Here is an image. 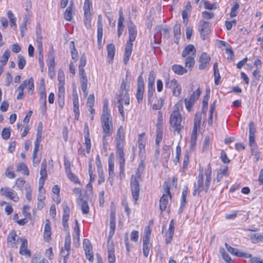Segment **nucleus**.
Returning a JSON list of instances; mask_svg holds the SVG:
<instances>
[{"label":"nucleus","mask_w":263,"mask_h":263,"mask_svg":"<svg viewBox=\"0 0 263 263\" xmlns=\"http://www.w3.org/2000/svg\"><path fill=\"white\" fill-rule=\"evenodd\" d=\"M131 80L130 72L128 69L126 71V75L123 79L120 85V90L115 96L117 102H120L121 100H124L125 105L129 104V95L128 91L130 87Z\"/></svg>","instance_id":"f257e3e1"},{"label":"nucleus","mask_w":263,"mask_h":263,"mask_svg":"<svg viewBox=\"0 0 263 263\" xmlns=\"http://www.w3.org/2000/svg\"><path fill=\"white\" fill-rule=\"evenodd\" d=\"M144 168V165L143 163H141L137 170V172L136 173L135 175H133L131 177L130 180V190L133 196V198L135 201H137L138 200L139 192H140V187H139V182L141 180V173L140 172V170L142 171Z\"/></svg>","instance_id":"f03ea898"},{"label":"nucleus","mask_w":263,"mask_h":263,"mask_svg":"<svg viewBox=\"0 0 263 263\" xmlns=\"http://www.w3.org/2000/svg\"><path fill=\"white\" fill-rule=\"evenodd\" d=\"M46 164V160L44 159L41 164L40 172L41 176L39 181L40 186L39 187V194L37 195L38 201H44L45 199V197L44 196L45 190L43 187V184L47 176Z\"/></svg>","instance_id":"7ed1b4c3"},{"label":"nucleus","mask_w":263,"mask_h":263,"mask_svg":"<svg viewBox=\"0 0 263 263\" xmlns=\"http://www.w3.org/2000/svg\"><path fill=\"white\" fill-rule=\"evenodd\" d=\"M101 119L103 134L111 136L113 132L111 117L110 116L102 115Z\"/></svg>","instance_id":"20e7f679"},{"label":"nucleus","mask_w":263,"mask_h":263,"mask_svg":"<svg viewBox=\"0 0 263 263\" xmlns=\"http://www.w3.org/2000/svg\"><path fill=\"white\" fill-rule=\"evenodd\" d=\"M182 118L178 110H174L170 116V122L171 126L174 128L175 130L179 133L182 128L181 125Z\"/></svg>","instance_id":"39448f33"},{"label":"nucleus","mask_w":263,"mask_h":263,"mask_svg":"<svg viewBox=\"0 0 263 263\" xmlns=\"http://www.w3.org/2000/svg\"><path fill=\"white\" fill-rule=\"evenodd\" d=\"M163 31V35L164 38L170 37L169 29L167 27L163 28L162 25H158L155 29L154 42L155 44L159 45L162 37L161 32Z\"/></svg>","instance_id":"423d86ee"},{"label":"nucleus","mask_w":263,"mask_h":263,"mask_svg":"<svg viewBox=\"0 0 263 263\" xmlns=\"http://www.w3.org/2000/svg\"><path fill=\"white\" fill-rule=\"evenodd\" d=\"M201 93V90L200 88H198L193 92L189 99L185 98L184 99L186 108L189 111L191 110L192 107L195 104V102L198 99Z\"/></svg>","instance_id":"0eeeda50"},{"label":"nucleus","mask_w":263,"mask_h":263,"mask_svg":"<svg viewBox=\"0 0 263 263\" xmlns=\"http://www.w3.org/2000/svg\"><path fill=\"white\" fill-rule=\"evenodd\" d=\"M164 190L165 191V193L163 194L159 201L160 209L162 211H164L167 208V205L168 202V196L170 197V198L172 197V195L170 193V187L167 184L166 185V186L164 185Z\"/></svg>","instance_id":"6e6552de"},{"label":"nucleus","mask_w":263,"mask_h":263,"mask_svg":"<svg viewBox=\"0 0 263 263\" xmlns=\"http://www.w3.org/2000/svg\"><path fill=\"white\" fill-rule=\"evenodd\" d=\"M123 146L124 144L119 143V145H117V156L119 159L120 163V176L124 174V167L125 165V159L124 154L123 152Z\"/></svg>","instance_id":"1a4fd4ad"},{"label":"nucleus","mask_w":263,"mask_h":263,"mask_svg":"<svg viewBox=\"0 0 263 263\" xmlns=\"http://www.w3.org/2000/svg\"><path fill=\"white\" fill-rule=\"evenodd\" d=\"M211 24L208 22L200 21L198 25V29L203 40H205L206 36L210 33Z\"/></svg>","instance_id":"9d476101"},{"label":"nucleus","mask_w":263,"mask_h":263,"mask_svg":"<svg viewBox=\"0 0 263 263\" xmlns=\"http://www.w3.org/2000/svg\"><path fill=\"white\" fill-rule=\"evenodd\" d=\"M1 194L7 198L12 200L14 202H17L19 200V197L16 192L13 190L9 187H3L1 189Z\"/></svg>","instance_id":"9b49d317"},{"label":"nucleus","mask_w":263,"mask_h":263,"mask_svg":"<svg viewBox=\"0 0 263 263\" xmlns=\"http://www.w3.org/2000/svg\"><path fill=\"white\" fill-rule=\"evenodd\" d=\"M144 90V84L142 77L140 76L138 78L137 91L136 92V98L138 103L142 102L143 99V93Z\"/></svg>","instance_id":"f8f14e48"},{"label":"nucleus","mask_w":263,"mask_h":263,"mask_svg":"<svg viewBox=\"0 0 263 263\" xmlns=\"http://www.w3.org/2000/svg\"><path fill=\"white\" fill-rule=\"evenodd\" d=\"M159 118L157 124V130H156V144L159 146L160 142L161 141L162 139L163 135V128H162V115L161 112H159Z\"/></svg>","instance_id":"ddd939ff"},{"label":"nucleus","mask_w":263,"mask_h":263,"mask_svg":"<svg viewBox=\"0 0 263 263\" xmlns=\"http://www.w3.org/2000/svg\"><path fill=\"white\" fill-rule=\"evenodd\" d=\"M83 247L85 251V254L86 258L89 260L91 261L93 259V255L92 252V246L87 239H84L83 240Z\"/></svg>","instance_id":"4468645a"},{"label":"nucleus","mask_w":263,"mask_h":263,"mask_svg":"<svg viewBox=\"0 0 263 263\" xmlns=\"http://www.w3.org/2000/svg\"><path fill=\"white\" fill-rule=\"evenodd\" d=\"M211 61V57L206 52L201 53L199 60V68L200 70L205 69Z\"/></svg>","instance_id":"2eb2a0df"},{"label":"nucleus","mask_w":263,"mask_h":263,"mask_svg":"<svg viewBox=\"0 0 263 263\" xmlns=\"http://www.w3.org/2000/svg\"><path fill=\"white\" fill-rule=\"evenodd\" d=\"M128 28L129 32V39L127 43H133V42L135 40L137 36L136 26L132 21H130L128 23Z\"/></svg>","instance_id":"dca6fc26"},{"label":"nucleus","mask_w":263,"mask_h":263,"mask_svg":"<svg viewBox=\"0 0 263 263\" xmlns=\"http://www.w3.org/2000/svg\"><path fill=\"white\" fill-rule=\"evenodd\" d=\"M21 238L18 237L15 231H12L8 235L7 243L10 247H13L16 245L18 242V240H21Z\"/></svg>","instance_id":"f3484780"},{"label":"nucleus","mask_w":263,"mask_h":263,"mask_svg":"<svg viewBox=\"0 0 263 263\" xmlns=\"http://www.w3.org/2000/svg\"><path fill=\"white\" fill-rule=\"evenodd\" d=\"M79 72L80 84L82 91L85 97H86L88 95L87 91V78L85 72Z\"/></svg>","instance_id":"a211bd4d"},{"label":"nucleus","mask_w":263,"mask_h":263,"mask_svg":"<svg viewBox=\"0 0 263 263\" xmlns=\"http://www.w3.org/2000/svg\"><path fill=\"white\" fill-rule=\"evenodd\" d=\"M21 245L20 248L19 252L21 255L30 256V251L27 249L28 241L25 238L21 239Z\"/></svg>","instance_id":"6ab92c4d"},{"label":"nucleus","mask_w":263,"mask_h":263,"mask_svg":"<svg viewBox=\"0 0 263 263\" xmlns=\"http://www.w3.org/2000/svg\"><path fill=\"white\" fill-rule=\"evenodd\" d=\"M196 55V49L194 45L189 44L186 46L182 53V57H186L188 56H195Z\"/></svg>","instance_id":"aec40b11"},{"label":"nucleus","mask_w":263,"mask_h":263,"mask_svg":"<svg viewBox=\"0 0 263 263\" xmlns=\"http://www.w3.org/2000/svg\"><path fill=\"white\" fill-rule=\"evenodd\" d=\"M133 44L132 43H127L125 49V52L124 54L123 62L126 65L129 60L132 49H133Z\"/></svg>","instance_id":"412c9836"},{"label":"nucleus","mask_w":263,"mask_h":263,"mask_svg":"<svg viewBox=\"0 0 263 263\" xmlns=\"http://www.w3.org/2000/svg\"><path fill=\"white\" fill-rule=\"evenodd\" d=\"M110 231L109 237L111 238L115 234L116 229V215L114 212H111L110 214Z\"/></svg>","instance_id":"4be33fe9"},{"label":"nucleus","mask_w":263,"mask_h":263,"mask_svg":"<svg viewBox=\"0 0 263 263\" xmlns=\"http://www.w3.org/2000/svg\"><path fill=\"white\" fill-rule=\"evenodd\" d=\"M195 187L197 189V191H200L201 192L204 190V187L203 186V169L199 170V173L198 177L197 184V186L195 185Z\"/></svg>","instance_id":"5701e85b"},{"label":"nucleus","mask_w":263,"mask_h":263,"mask_svg":"<svg viewBox=\"0 0 263 263\" xmlns=\"http://www.w3.org/2000/svg\"><path fill=\"white\" fill-rule=\"evenodd\" d=\"M107 55L109 59L108 62L111 63L114 58L115 53V46L113 44H109L107 45Z\"/></svg>","instance_id":"b1692460"},{"label":"nucleus","mask_w":263,"mask_h":263,"mask_svg":"<svg viewBox=\"0 0 263 263\" xmlns=\"http://www.w3.org/2000/svg\"><path fill=\"white\" fill-rule=\"evenodd\" d=\"M172 69L175 73L179 75H182L187 72V69L180 65H173L172 67Z\"/></svg>","instance_id":"393cba45"},{"label":"nucleus","mask_w":263,"mask_h":263,"mask_svg":"<svg viewBox=\"0 0 263 263\" xmlns=\"http://www.w3.org/2000/svg\"><path fill=\"white\" fill-rule=\"evenodd\" d=\"M147 238L145 237V240H143V252L144 256L147 257L148 255L149 250L152 247V245L149 241H147Z\"/></svg>","instance_id":"a878e982"},{"label":"nucleus","mask_w":263,"mask_h":263,"mask_svg":"<svg viewBox=\"0 0 263 263\" xmlns=\"http://www.w3.org/2000/svg\"><path fill=\"white\" fill-rule=\"evenodd\" d=\"M195 56H188L186 57H183L185 59V67L188 68L189 70H192L195 64Z\"/></svg>","instance_id":"bb28decb"},{"label":"nucleus","mask_w":263,"mask_h":263,"mask_svg":"<svg viewBox=\"0 0 263 263\" xmlns=\"http://www.w3.org/2000/svg\"><path fill=\"white\" fill-rule=\"evenodd\" d=\"M124 134L123 128L121 126L118 130L116 135L117 145H119L120 143H122V144H124Z\"/></svg>","instance_id":"cd10ccee"},{"label":"nucleus","mask_w":263,"mask_h":263,"mask_svg":"<svg viewBox=\"0 0 263 263\" xmlns=\"http://www.w3.org/2000/svg\"><path fill=\"white\" fill-rule=\"evenodd\" d=\"M115 251L112 244L108 246V260L110 263H114L115 262Z\"/></svg>","instance_id":"c85d7f7f"},{"label":"nucleus","mask_w":263,"mask_h":263,"mask_svg":"<svg viewBox=\"0 0 263 263\" xmlns=\"http://www.w3.org/2000/svg\"><path fill=\"white\" fill-rule=\"evenodd\" d=\"M256 129L254 124L251 122L249 124V143L255 142V133Z\"/></svg>","instance_id":"c756f323"},{"label":"nucleus","mask_w":263,"mask_h":263,"mask_svg":"<svg viewBox=\"0 0 263 263\" xmlns=\"http://www.w3.org/2000/svg\"><path fill=\"white\" fill-rule=\"evenodd\" d=\"M40 100H44V99H46L45 85L44 79L43 78H42L40 80Z\"/></svg>","instance_id":"7c9ffc66"},{"label":"nucleus","mask_w":263,"mask_h":263,"mask_svg":"<svg viewBox=\"0 0 263 263\" xmlns=\"http://www.w3.org/2000/svg\"><path fill=\"white\" fill-rule=\"evenodd\" d=\"M214 75V82L216 85L219 84V81L220 79V76L218 68V64L217 62L215 63L213 66Z\"/></svg>","instance_id":"2f4dec72"},{"label":"nucleus","mask_w":263,"mask_h":263,"mask_svg":"<svg viewBox=\"0 0 263 263\" xmlns=\"http://www.w3.org/2000/svg\"><path fill=\"white\" fill-rule=\"evenodd\" d=\"M225 246L228 251L232 254L235 255L238 257H242L243 255L242 252H240L238 249H235L229 246L227 243H225Z\"/></svg>","instance_id":"473e14b6"},{"label":"nucleus","mask_w":263,"mask_h":263,"mask_svg":"<svg viewBox=\"0 0 263 263\" xmlns=\"http://www.w3.org/2000/svg\"><path fill=\"white\" fill-rule=\"evenodd\" d=\"M108 180H109L110 182H112L113 180V177L114 175V162L111 159H109L108 160Z\"/></svg>","instance_id":"72a5a7b5"},{"label":"nucleus","mask_w":263,"mask_h":263,"mask_svg":"<svg viewBox=\"0 0 263 263\" xmlns=\"http://www.w3.org/2000/svg\"><path fill=\"white\" fill-rule=\"evenodd\" d=\"M73 7V4L71 3L70 5L67 8L64 13V18L67 21H70L72 19V15L71 11Z\"/></svg>","instance_id":"f704fd0d"},{"label":"nucleus","mask_w":263,"mask_h":263,"mask_svg":"<svg viewBox=\"0 0 263 263\" xmlns=\"http://www.w3.org/2000/svg\"><path fill=\"white\" fill-rule=\"evenodd\" d=\"M8 17L9 19L11 27L13 29H16V24L15 23L16 18L11 11H8L7 12Z\"/></svg>","instance_id":"c9c22d12"},{"label":"nucleus","mask_w":263,"mask_h":263,"mask_svg":"<svg viewBox=\"0 0 263 263\" xmlns=\"http://www.w3.org/2000/svg\"><path fill=\"white\" fill-rule=\"evenodd\" d=\"M16 170L18 172H21L23 174L28 175L29 170L26 165L24 163H21L17 165Z\"/></svg>","instance_id":"e433bc0d"},{"label":"nucleus","mask_w":263,"mask_h":263,"mask_svg":"<svg viewBox=\"0 0 263 263\" xmlns=\"http://www.w3.org/2000/svg\"><path fill=\"white\" fill-rule=\"evenodd\" d=\"M202 118V112H197L195 116L194 127L198 128L200 126Z\"/></svg>","instance_id":"4c0bfd02"},{"label":"nucleus","mask_w":263,"mask_h":263,"mask_svg":"<svg viewBox=\"0 0 263 263\" xmlns=\"http://www.w3.org/2000/svg\"><path fill=\"white\" fill-rule=\"evenodd\" d=\"M91 8H92L91 0H85L83 6L84 14H91L90 12Z\"/></svg>","instance_id":"58836bf2"},{"label":"nucleus","mask_w":263,"mask_h":263,"mask_svg":"<svg viewBox=\"0 0 263 263\" xmlns=\"http://www.w3.org/2000/svg\"><path fill=\"white\" fill-rule=\"evenodd\" d=\"M86 63V57L85 53H83L81 57L80 60V64L79 65V72H85L84 67L85 66Z\"/></svg>","instance_id":"ea45409f"},{"label":"nucleus","mask_w":263,"mask_h":263,"mask_svg":"<svg viewBox=\"0 0 263 263\" xmlns=\"http://www.w3.org/2000/svg\"><path fill=\"white\" fill-rule=\"evenodd\" d=\"M70 47L72 59L75 61H77L78 57V52L74 46V42L72 41L70 42Z\"/></svg>","instance_id":"a19ab883"},{"label":"nucleus","mask_w":263,"mask_h":263,"mask_svg":"<svg viewBox=\"0 0 263 263\" xmlns=\"http://www.w3.org/2000/svg\"><path fill=\"white\" fill-rule=\"evenodd\" d=\"M177 81L175 79H171L169 77L165 79V86L166 88H171L177 84Z\"/></svg>","instance_id":"79ce46f5"},{"label":"nucleus","mask_w":263,"mask_h":263,"mask_svg":"<svg viewBox=\"0 0 263 263\" xmlns=\"http://www.w3.org/2000/svg\"><path fill=\"white\" fill-rule=\"evenodd\" d=\"M10 52L9 50H6L1 58L0 62L3 66L5 65L10 57Z\"/></svg>","instance_id":"37998d69"},{"label":"nucleus","mask_w":263,"mask_h":263,"mask_svg":"<svg viewBox=\"0 0 263 263\" xmlns=\"http://www.w3.org/2000/svg\"><path fill=\"white\" fill-rule=\"evenodd\" d=\"M155 80V73L154 71H151L149 73L148 78V89H153V86L154 84Z\"/></svg>","instance_id":"c03bdc74"},{"label":"nucleus","mask_w":263,"mask_h":263,"mask_svg":"<svg viewBox=\"0 0 263 263\" xmlns=\"http://www.w3.org/2000/svg\"><path fill=\"white\" fill-rule=\"evenodd\" d=\"M250 237L253 243L263 241V235L260 234H252Z\"/></svg>","instance_id":"a18cd8bd"},{"label":"nucleus","mask_w":263,"mask_h":263,"mask_svg":"<svg viewBox=\"0 0 263 263\" xmlns=\"http://www.w3.org/2000/svg\"><path fill=\"white\" fill-rule=\"evenodd\" d=\"M197 128L193 127L192 136L190 140L191 146L193 147L195 146L196 140H197Z\"/></svg>","instance_id":"49530a36"},{"label":"nucleus","mask_w":263,"mask_h":263,"mask_svg":"<svg viewBox=\"0 0 263 263\" xmlns=\"http://www.w3.org/2000/svg\"><path fill=\"white\" fill-rule=\"evenodd\" d=\"M145 134L142 133V134L139 135V138L138 139V144L139 147L141 150L142 149H144L145 145Z\"/></svg>","instance_id":"de8ad7c7"},{"label":"nucleus","mask_w":263,"mask_h":263,"mask_svg":"<svg viewBox=\"0 0 263 263\" xmlns=\"http://www.w3.org/2000/svg\"><path fill=\"white\" fill-rule=\"evenodd\" d=\"M220 252L221 254L223 259L228 263H232V260L229 255L225 251L224 249H220Z\"/></svg>","instance_id":"09e8293b"},{"label":"nucleus","mask_w":263,"mask_h":263,"mask_svg":"<svg viewBox=\"0 0 263 263\" xmlns=\"http://www.w3.org/2000/svg\"><path fill=\"white\" fill-rule=\"evenodd\" d=\"M85 144L86 146V151L87 153H89L90 152V149L91 148V141L89 138V133L88 132L86 135L85 136Z\"/></svg>","instance_id":"8fccbe9b"},{"label":"nucleus","mask_w":263,"mask_h":263,"mask_svg":"<svg viewBox=\"0 0 263 263\" xmlns=\"http://www.w3.org/2000/svg\"><path fill=\"white\" fill-rule=\"evenodd\" d=\"M71 238L69 233L67 234L65 239L64 249L69 252L70 250Z\"/></svg>","instance_id":"3c124183"},{"label":"nucleus","mask_w":263,"mask_h":263,"mask_svg":"<svg viewBox=\"0 0 263 263\" xmlns=\"http://www.w3.org/2000/svg\"><path fill=\"white\" fill-rule=\"evenodd\" d=\"M174 34L175 37L176 39L180 38L181 35V30H180V24H175L174 26Z\"/></svg>","instance_id":"603ef678"},{"label":"nucleus","mask_w":263,"mask_h":263,"mask_svg":"<svg viewBox=\"0 0 263 263\" xmlns=\"http://www.w3.org/2000/svg\"><path fill=\"white\" fill-rule=\"evenodd\" d=\"M63 219H69V214H70V208L68 207V205L67 204L63 205Z\"/></svg>","instance_id":"864d4df0"},{"label":"nucleus","mask_w":263,"mask_h":263,"mask_svg":"<svg viewBox=\"0 0 263 263\" xmlns=\"http://www.w3.org/2000/svg\"><path fill=\"white\" fill-rule=\"evenodd\" d=\"M25 191H26V198L28 201H31V193H32V189L29 184H26L25 186Z\"/></svg>","instance_id":"5fc2aeb1"},{"label":"nucleus","mask_w":263,"mask_h":263,"mask_svg":"<svg viewBox=\"0 0 263 263\" xmlns=\"http://www.w3.org/2000/svg\"><path fill=\"white\" fill-rule=\"evenodd\" d=\"M85 18H84V24L86 26V27L87 29L90 28L91 25V14H84Z\"/></svg>","instance_id":"6e6d98bb"},{"label":"nucleus","mask_w":263,"mask_h":263,"mask_svg":"<svg viewBox=\"0 0 263 263\" xmlns=\"http://www.w3.org/2000/svg\"><path fill=\"white\" fill-rule=\"evenodd\" d=\"M123 101H124V100H121L120 102H117L119 104V105L118 106L119 112L122 117V120L124 121L125 115H124V109H123Z\"/></svg>","instance_id":"4d7b16f0"},{"label":"nucleus","mask_w":263,"mask_h":263,"mask_svg":"<svg viewBox=\"0 0 263 263\" xmlns=\"http://www.w3.org/2000/svg\"><path fill=\"white\" fill-rule=\"evenodd\" d=\"M30 207L28 205H24L23 208V213L26 218L31 219V215L29 212Z\"/></svg>","instance_id":"13d9d810"},{"label":"nucleus","mask_w":263,"mask_h":263,"mask_svg":"<svg viewBox=\"0 0 263 263\" xmlns=\"http://www.w3.org/2000/svg\"><path fill=\"white\" fill-rule=\"evenodd\" d=\"M18 68L20 69H23L26 64V60H25V58H24V57L21 54H20L18 56Z\"/></svg>","instance_id":"bf43d9fd"},{"label":"nucleus","mask_w":263,"mask_h":263,"mask_svg":"<svg viewBox=\"0 0 263 263\" xmlns=\"http://www.w3.org/2000/svg\"><path fill=\"white\" fill-rule=\"evenodd\" d=\"M173 93L175 96H179L181 94V88L180 85L177 83V84L175 85L173 88Z\"/></svg>","instance_id":"052dcab7"},{"label":"nucleus","mask_w":263,"mask_h":263,"mask_svg":"<svg viewBox=\"0 0 263 263\" xmlns=\"http://www.w3.org/2000/svg\"><path fill=\"white\" fill-rule=\"evenodd\" d=\"M58 79L59 84L64 85L65 76L63 71L61 69L58 71Z\"/></svg>","instance_id":"680f3d73"},{"label":"nucleus","mask_w":263,"mask_h":263,"mask_svg":"<svg viewBox=\"0 0 263 263\" xmlns=\"http://www.w3.org/2000/svg\"><path fill=\"white\" fill-rule=\"evenodd\" d=\"M67 174V176L68 178L72 181H73L75 183H79V180L78 178L74 174H73L71 171H69V172L66 173Z\"/></svg>","instance_id":"e2e57ef3"},{"label":"nucleus","mask_w":263,"mask_h":263,"mask_svg":"<svg viewBox=\"0 0 263 263\" xmlns=\"http://www.w3.org/2000/svg\"><path fill=\"white\" fill-rule=\"evenodd\" d=\"M81 210L83 214H87L89 213V208L88 203L86 201H83L81 204Z\"/></svg>","instance_id":"0e129e2a"},{"label":"nucleus","mask_w":263,"mask_h":263,"mask_svg":"<svg viewBox=\"0 0 263 263\" xmlns=\"http://www.w3.org/2000/svg\"><path fill=\"white\" fill-rule=\"evenodd\" d=\"M204 7L205 9L208 10L215 9L217 8V3H214L212 4H210L209 2L205 1L204 2Z\"/></svg>","instance_id":"69168bd1"},{"label":"nucleus","mask_w":263,"mask_h":263,"mask_svg":"<svg viewBox=\"0 0 263 263\" xmlns=\"http://www.w3.org/2000/svg\"><path fill=\"white\" fill-rule=\"evenodd\" d=\"M2 135L4 139H8L10 136V129L9 128H4L2 130Z\"/></svg>","instance_id":"338daca9"},{"label":"nucleus","mask_w":263,"mask_h":263,"mask_svg":"<svg viewBox=\"0 0 263 263\" xmlns=\"http://www.w3.org/2000/svg\"><path fill=\"white\" fill-rule=\"evenodd\" d=\"M174 232H173L170 231H167L166 233L165 241L166 244H169L172 241L174 235Z\"/></svg>","instance_id":"774afa93"}]
</instances>
